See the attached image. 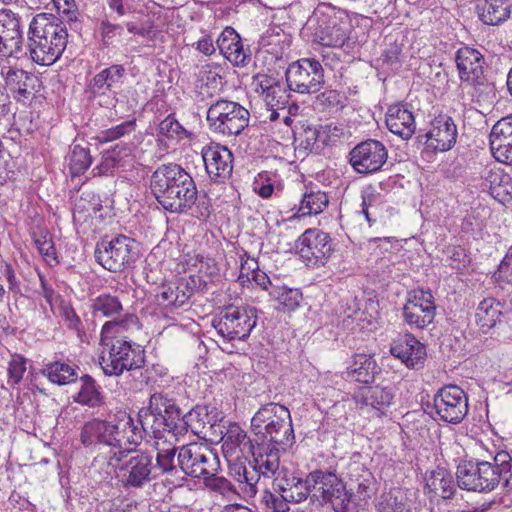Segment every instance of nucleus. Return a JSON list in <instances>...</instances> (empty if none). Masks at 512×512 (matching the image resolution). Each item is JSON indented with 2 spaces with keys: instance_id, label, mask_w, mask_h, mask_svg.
Returning <instances> with one entry per match:
<instances>
[{
  "instance_id": "obj_12",
  "label": "nucleus",
  "mask_w": 512,
  "mask_h": 512,
  "mask_svg": "<svg viewBox=\"0 0 512 512\" xmlns=\"http://www.w3.org/2000/svg\"><path fill=\"white\" fill-rule=\"evenodd\" d=\"M295 247L300 259L308 267L324 266L334 251V243L328 233L310 228L296 240Z\"/></svg>"
},
{
  "instance_id": "obj_61",
  "label": "nucleus",
  "mask_w": 512,
  "mask_h": 512,
  "mask_svg": "<svg viewBox=\"0 0 512 512\" xmlns=\"http://www.w3.org/2000/svg\"><path fill=\"white\" fill-rule=\"evenodd\" d=\"M99 429H98V420L95 419L93 421L87 422L80 433L81 443L85 447H90L96 444H100L99 441Z\"/></svg>"
},
{
  "instance_id": "obj_34",
  "label": "nucleus",
  "mask_w": 512,
  "mask_h": 512,
  "mask_svg": "<svg viewBox=\"0 0 512 512\" xmlns=\"http://www.w3.org/2000/svg\"><path fill=\"white\" fill-rule=\"evenodd\" d=\"M350 490L354 491L361 501L372 497L376 491L373 474L363 465L353 463L349 468Z\"/></svg>"
},
{
  "instance_id": "obj_33",
  "label": "nucleus",
  "mask_w": 512,
  "mask_h": 512,
  "mask_svg": "<svg viewBox=\"0 0 512 512\" xmlns=\"http://www.w3.org/2000/svg\"><path fill=\"white\" fill-rule=\"evenodd\" d=\"M154 448L157 451L156 463L153 462V473L155 479H158L164 474H171L177 472L175 466V456L177 452L176 443L179 440L168 439H154Z\"/></svg>"
},
{
  "instance_id": "obj_18",
  "label": "nucleus",
  "mask_w": 512,
  "mask_h": 512,
  "mask_svg": "<svg viewBox=\"0 0 512 512\" xmlns=\"http://www.w3.org/2000/svg\"><path fill=\"white\" fill-rule=\"evenodd\" d=\"M205 170L215 183H224L232 174L233 154L225 146L209 144L202 149Z\"/></svg>"
},
{
  "instance_id": "obj_13",
  "label": "nucleus",
  "mask_w": 512,
  "mask_h": 512,
  "mask_svg": "<svg viewBox=\"0 0 512 512\" xmlns=\"http://www.w3.org/2000/svg\"><path fill=\"white\" fill-rule=\"evenodd\" d=\"M434 408L442 421L458 424L468 413V396L458 385H446L435 394Z\"/></svg>"
},
{
  "instance_id": "obj_30",
  "label": "nucleus",
  "mask_w": 512,
  "mask_h": 512,
  "mask_svg": "<svg viewBox=\"0 0 512 512\" xmlns=\"http://www.w3.org/2000/svg\"><path fill=\"white\" fill-rule=\"evenodd\" d=\"M315 41L326 47H342L348 39L346 23L337 17L323 19L314 33Z\"/></svg>"
},
{
  "instance_id": "obj_9",
  "label": "nucleus",
  "mask_w": 512,
  "mask_h": 512,
  "mask_svg": "<svg viewBox=\"0 0 512 512\" xmlns=\"http://www.w3.org/2000/svg\"><path fill=\"white\" fill-rule=\"evenodd\" d=\"M181 471L193 478L208 479L220 471L218 454L205 443L183 445L177 456Z\"/></svg>"
},
{
  "instance_id": "obj_15",
  "label": "nucleus",
  "mask_w": 512,
  "mask_h": 512,
  "mask_svg": "<svg viewBox=\"0 0 512 512\" xmlns=\"http://www.w3.org/2000/svg\"><path fill=\"white\" fill-rule=\"evenodd\" d=\"M117 463V477L126 488H142L156 480L152 470L153 456L150 453L137 452Z\"/></svg>"
},
{
  "instance_id": "obj_56",
  "label": "nucleus",
  "mask_w": 512,
  "mask_h": 512,
  "mask_svg": "<svg viewBox=\"0 0 512 512\" xmlns=\"http://www.w3.org/2000/svg\"><path fill=\"white\" fill-rule=\"evenodd\" d=\"M136 129V119H131L128 121H124L121 124L106 129L100 133L99 140L100 142L106 143L110 141L117 140L121 137L129 135L133 133Z\"/></svg>"
},
{
  "instance_id": "obj_1",
  "label": "nucleus",
  "mask_w": 512,
  "mask_h": 512,
  "mask_svg": "<svg viewBox=\"0 0 512 512\" xmlns=\"http://www.w3.org/2000/svg\"><path fill=\"white\" fill-rule=\"evenodd\" d=\"M150 189L163 209L171 213L186 214L194 206L200 217H209L210 203L207 197H198L193 177L181 165L162 164L152 173Z\"/></svg>"
},
{
  "instance_id": "obj_32",
  "label": "nucleus",
  "mask_w": 512,
  "mask_h": 512,
  "mask_svg": "<svg viewBox=\"0 0 512 512\" xmlns=\"http://www.w3.org/2000/svg\"><path fill=\"white\" fill-rule=\"evenodd\" d=\"M281 447L266 445V443L256 442L254 453L251 454L255 464V469L259 474L269 477L276 476L281 471L280 466V452Z\"/></svg>"
},
{
  "instance_id": "obj_51",
  "label": "nucleus",
  "mask_w": 512,
  "mask_h": 512,
  "mask_svg": "<svg viewBox=\"0 0 512 512\" xmlns=\"http://www.w3.org/2000/svg\"><path fill=\"white\" fill-rule=\"evenodd\" d=\"M275 298L284 311H294L302 300L299 289L279 287L274 292Z\"/></svg>"
},
{
  "instance_id": "obj_64",
  "label": "nucleus",
  "mask_w": 512,
  "mask_h": 512,
  "mask_svg": "<svg viewBox=\"0 0 512 512\" xmlns=\"http://www.w3.org/2000/svg\"><path fill=\"white\" fill-rule=\"evenodd\" d=\"M317 102L323 108L337 107L341 104V95L336 90H327L317 97Z\"/></svg>"
},
{
  "instance_id": "obj_60",
  "label": "nucleus",
  "mask_w": 512,
  "mask_h": 512,
  "mask_svg": "<svg viewBox=\"0 0 512 512\" xmlns=\"http://www.w3.org/2000/svg\"><path fill=\"white\" fill-rule=\"evenodd\" d=\"M102 44L109 47L114 44L117 36L123 33V27L119 24L111 23L108 20H102L99 27Z\"/></svg>"
},
{
  "instance_id": "obj_48",
  "label": "nucleus",
  "mask_w": 512,
  "mask_h": 512,
  "mask_svg": "<svg viewBox=\"0 0 512 512\" xmlns=\"http://www.w3.org/2000/svg\"><path fill=\"white\" fill-rule=\"evenodd\" d=\"M122 309L119 298L111 294H101L92 303L93 313L100 314L103 317H112L119 314Z\"/></svg>"
},
{
  "instance_id": "obj_46",
  "label": "nucleus",
  "mask_w": 512,
  "mask_h": 512,
  "mask_svg": "<svg viewBox=\"0 0 512 512\" xmlns=\"http://www.w3.org/2000/svg\"><path fill=\"white\" fill-rule=\"evenodd\" d=\"M482 177L484 186L489 189L491 195L498 197L501 192L509 194L508 188L511 187V177L501 169L486 170Z\"/></svg>"
},
{
  "instance_id": "obj_37",
  "label": "nucleus",
  "mask_w": 512,
  "mask_h": 512,
  "mask_svg": "<svg viewBox=\"0 0 512 512\" xmlns=\"http://www.w3.org/2000/svg\"><path fill=\"white\" fill-rule=\"evenodd\" d=\"M480 19L487 25H499L510 16V5L506 0H484L477 5Z\"/></svg>"
},
{
  "instance_id": "obj_52",
  "label": "nucleus",
  "mask_w": 512,
  "mask_h": 512,
  "mask_svg": "<svg viewBox=\"0 0 512 512\" xmlns=\"http://www.w3.org/2000/svg\"><path fill=\"white\" fill-rule=\"evenodd\" d=\"M289 503L285 494L276 490L274 492L264 490L261 496V504L264 505L267 512H288Z\"/></svg>"
},
{
  "instance_id": "obj_49",
  "label": "nucleus",
  "mask_w": 512,
  "mask_h": 512,
  "mask_svg": "<svg viewBox=\"0 0 512 512\" xmlns=\"http://www.w3.org/2000/svg\"><path fill=\"white\" fill-rule=\"evenodd\" d=\"M380 512H413L411 501L401 490L390 493L382 502L379 503Z\"/></svg>"
},
{
  "instance_id": "obj_31",
  "label": "nucleus",
  "mask_w": 512,
  "mask_h": 512,
  "mask_svg": "<svg viewBox=\"0 0 512 512\" xmlns=\"http://www.w3.org/2000/svg\"><path fill=\"white\" fill-rule=\"evenodd\" d=\"M385 121L391 133L405 140L410 139L416 129L413 113L405 105L390 106Z\"/></svg>"
},
{
  "instance_id": "obj_53",
  "label": "nucleus",
  "mask_w": 512,
  "mask_h": 512,
  "mask_svg": "<svg viewBox=\"0 0 512 512\" xmlns=\"http://www.w3.org/2000/svg\"><path fill=\"white\" fill-rule=\"evenodd\" d=\"M60 315L66 327L69 330L76 332L77 337L82 341L85 336L84 326L73 307L68 303H63L60 307Z\"/></svg>"
},
{
  "instance_id": "obj_44",
  "label": "nucleus",
  "mask_w": 512,
  "mask_h": 512,
  "mask_svg": "<svg viewBox=\"0 0 512 512\" xmlns=\"http://www.w3.org/2000/svg\"><path fill=\"white\" fill-rule=\"evenodd\" d=\"M74 401L89 407H96L102 404L103 396L96 385L95 380L89 376L81 377V386L78 393L73 397Z\"/></svg>"
},
{
  "instance_id": "obj_22",
  "label": "nucleus",
  "mask_w": 512,
  "mask_h": 512,
  "mask_svg": "<svg viewBox=\"0 0 512 512\" xmlns=\"http://www.w3.org/2000/svg\"><path fill=\"white\" fill-rule=\"evenodd\" d=\"M394 397V387L375 385L359 389L355 400L361 409L370 408L375 411L377 416H383L392 405Z\"/></svg>"
},
{
  "instance_id": "obj_19",
  "label": "nucleus",
  "mask_w": 512,
  "mask_h": 512,
  "mask_svg": "<svg viewBox=\"0 0 512 512\" xmlns=\"http://www.w3.org/2000/svg\"><path fill=\"white\" fill-rule=\"evenodd\" d=\"M390 353L409 369L422 368L427 357L425 345L411 333L394 339L390 345Z\"/></svg>"
},
{
  "instance_id": "obj_6",
  "label": "nucleus",
  "mask_w": 512,
  "mask_h": 512,
  "mask_svg": "<svg viewBox=\"0 0 512 512\" xmlns=\"http://www.w3.org/2000/svg\"><path fill=\"white\" fill-rule=\"evenodd\" d=\"M100 345V365L106 376H120L125 371L138 370L145 364L144 350L131 341H100Z\"/></svg>"
},
{
  "instance_id": "obj_47",
  "label": "nucleus",
  "mask_w": 512,
  "mask_h": 512,
  "mask_svg": "<svg viewBox=\"0 0 512 512\" xmlns=\"http://www.w3.org/2000/svg\"><path fill=\"white\" fill-rule=\"evenodd\" d=\"M98 429L100 430V444L118 449L119 442L121 441L118 439L121 436L119 431L124 430L122 427H119V413L115 415L114 420H98Z\"/></svg>"
},
{
  "instance_id": "obj_20",
  "label": "nucleus",
  "mask_w": 512,
  "mask_h": 512,
  "mask_svg": "<svg viewBox=\"0 0 512 512\" xmlns=\"http://www.w3.org/2000/svg\"><path fill=\"white\" fill-rule=\"evenodd\" d=\"M255 91L259 93L268 108L286 109L290 101L287 82L266 74L254 77Z\"/></svg>"
},
{
  "instance_id": "obj_54",
  "label": "nucleus",
  "mask_w": 512,
  "mask_h": 512,
  "mask_svg": "<svg viewBox=\"0 0 512 512\" xmlns=\"http://www.w3.org/2000/svg\"><path fill=\"white\" fill-rule=\"evenodd\" d=\"M27 370V360L25 357L19 354H15L11 357L7 373H8V384L11 386L18 385L22 379L24 374Z\"/></svg>"
},
{
  "instance_id": "obj_45",
  "label": "nucleus",
  "mask_w": 512,
  "mask_h": 512,
  "mask_svg": "<svg viewBox=\"0 0 512 512\" xmlns=\"http://www.w3.org/2000/svg\"><path fill=\"white\" fill-rule=\"evenodd\" d=\"M92 164V156L89 148H85L79 144L70 147L68 154V167L72 177L80 176Z\"/></svg>"
},
{
  "instance_id": "obj_58",
  "label": "nucleus",
  "mask_w": 512,
  "mask_h": 512,
  "mask_svg": "<svg viewBox=\"0 0 512 512\" xmlns=\"http://www.w3.org/2000/svg\"><path fill=\"white\" fill-rule=\"evenodd\" d=\"M196 286V280L194 276H190L189 279H180L176 282V294L173 298L174 308L183 306L193 295L194 288Z\"/></svg>"
},
{
  "instance_id": "obj_11",
  "label": "nucleus",
  "mask_w": 512,
  "mask_h": 512,
  "mask_svg": "<svg viewBox=\"0 0 512 512\" xmlns=\"http://www.w3.org/2000/svg\"><path fill=\"white\" fill-rule=\"evenodd\" d=\"M285 78L290 91L316 93L323 87L324 69L316 59L302 58L288 66Z\"/></svg>"
},
{
  "instance_id": "obj_36",
  "label": "nucleus",
  "mask_w": 512,
  "mask_h": 512,
  "mask_svg": "<svg viewBox=\"0 0 512 512\" xmlns=\"http://www.w3.org/2000/svg\"><path fill=\"white\" fill-rule=\"evenodd\" d=\"M129 155L126 145L117 143L110 149L102 152L100 163L95 166L91 173L94 177L113 175L117 168L122 165L123 159Z\"/></svg>"
},
{
  "instance_id": "obj_35",
  "label": "nucleus",
  "mask_w": 512,
  "mask_h": 512,
  "mask_svg": "<svg viewBox=\"0 0 512 512\" xmlns=\"http://www.w3.org/2000/svg\"><path fill=\"white\" fill-rule=\"evenodd\" d=\"M380 371L371 355L356 354L353 363L347 368V377L360 383H371Z\"/></svg>"
},
{
  "instance_id": "obj_39",
  "label": "nucleus",
  "mask_w": 512,
  "mask_h": 512,
  "mask_svg": "<svg viewBox=\"0 0 512 512\" xmlns=\"http://www.w3.org/2000/svg\"><path fill=\"white\" fill-rule=\"evenodd\" d=\"M501 314L500 303L494 298H486L479 303L476 309V323L486 333L496 325Z\"/></svg>"
},
{
  "instance_id": "obj_2",
  "label": "nucleus",
  "mask_w": 512,
  "mask_h": 512,
  "mask_svg": "<svg viewBox=\"0 0 512 512\" xmlns=\"http://www.w3.org/2000/svg\"><path fill=\"white\" fill-rule=\"evenodd\" d=\"M28 41L31 59L48 66L63 54L68 41L67 28L62 21L40 13L30 22Z\"/></svg>"
},
{
  "instance_id": "obj_42",
  "label": "nucleus",
  "mask_w": 512,
  "mask_h": 512,
  "mask_svg": "<svg viewBox=\"0 0 512 512\" xmlns=\"http://www.w3.org/2000/svg\"><path fill=\"white\" fill-rule=\"evenodd\" d=\"M42 374L55 384L65 385L76 380L75 368L62 361H54L44 365Z\"/></svg>"
},
{
  "instance_id": "obj_3",
  "label": "nucleus",
  "mask_w": 512,
  "mask_h": 512,
  "mask_svg": "<svg viewBox=\"0 0 512 512\" xmlns=\"http://www.w3.org/2000/svg\"><path fill=\"white\" fill-rule=\"evenodd\" d=\"M181 410L174 398L163 392H155L149 398L147 408L138 413V421L147 436L154 439L179 440L182 426H179Z\"/></svg>"
},
{
  "instance_id": "obj_55",
  "label": "nucleus",
  "mask_w": 512,
  "mask_h": 512,
  "mask_svg": "<svg viewBox=\"0 0 512 512\" xmlns=\"http://www.w3.org/2000/svg\"><path fill=\"white\" fill-rule=\"evenodd\" d=\"M34 244L48 265L55 266L59 263L54 243L48 234H41L36 237Z\"/></svg>"
},
{
  "instance_id": "obj_17",
  "label": "nucleus",
  "mask_w": 512,
  "mask_h": 512,
  "mask_svg": "<svg viewBox=\"0 0 512 512\" xmlns=\"http://www.w3.org/2000/svg\"><path fill=\"white\" fill-rule=\"evenodd\" d=\"M23 41L20 18L11 10H0V58H19Z\"/></svg>"
},
{
  "instance_id": "obj_62",
  "label": "nucleus",
  "mask_w": 512,
  "mask_h": 512,
  "mask_svg": "<svg viewBox=\"0 0 512 512\" xmlns=\"http://www.w3.org/2000/svg\"><path fill=\"white\" fill-rule=\"evenodd\" d=\"M239 470H242V482L240 484H243V492L249 496L253 497L257 493V487L256 484L259 480L260 475L257 474L258 471L250 472L247 470V467L241 463L239 466Z\"/></svg>"
},
{
  "instance_id": "obj_25",
  "label": "nucleus",
  "mask_w": 512,
  "mask_h": 512,
  "mask_svg": "<svg viewBox=\"0 0 512 512\" xmlns=\"http://www.w3.org/2000/svg\"><path fill=\"white\" fill-rule=\"evenodd\" d=\"M2 74L7 88L17 101L32 98L40 85L37 76L22 69L8 67L6 73L2 69Z\"/></svg>"
},
{
  "instance_id": "obj_4",
  "label": "nucleus",
  "mask_w": 512,
  "mask_h": 512,
  "mask_svg": "<svg viewBox=\"0 0 512 512\" xmlns=\"http://www.w3.org/2000/svg\"><path fill=\"white\" fill-rule=\"evenodd\" d=\"M251 427L255 442L281 447L283 451L295 442L290 411L278 403L262 406L252 417Z\"/></svg>"
},
{
  "instance_id": "obj_23",
  "label": "nucleus",
  "mask_w": 512,
  "mask_h": 512,
  "mask_svg": "<svg viewBox=\"0 0 512 512\" xmlns=\"http://www.w3.org/2000/svg\"><path fill=\"white\" fill-rule=\"evenodd\" d=\"M490 149L498 162L512 164V115L502 118L492 127Z\"/></svg>"
},
{
  "instance_id": "obj_24",
  "label": "nucleus",
  "mask_w": 512,
  "mask_h": 512,
  "mask_svg": "<svg viewBox=\"0 0 512 512\" xmlns=\"http://www.w3.org/2000/svg\"><path fill=\"white\" fill-rule=\"evenodd\" d=\"M119 427H122L124 430L119 431V435L121 436L118 437V439L121 441L119 442L118 450L111 452L109 464L120 462L124 458H127L128 454L132 451L127 445H139L143 439V435H146L143 426L138 427L132 417L126 412H119Z\"/></svg>"
},
{
  "instance_id": "obj_21",
  "label": "nucleus",
  "mask_w": 512,
  "mask_h": 512,
  "mask_svg": "<svg viewBox=\"0 0 512 512\" xmlns=\"http://www.w3.org/2000/svg\"><path fill=\"white\" fill-rule=\"evenodd\" d=\"M457 126L452 117L440 114L435 117L426 133L427 145L437 151H448L456 143Z\"/></svg>"
},
{
  "instance_id": "obj_5",
  "label": "nucleus",
  "mask_w": 512,
  "mask_h": 512,
  "mask_svg": "<svg viewBox=\"0 0 512 512\" xmlns=\"http://www.w3.org/2000/svg\"><path fill=\"white\" fill-rule=\"evenodd\" d=\"M455 62L461 82L470 87L476 102H491L495 97V86L484 74L485 60L483 55L471 47L460 48Z\"/></svg>"
},
{
  "instance_id": "obj_16",
  "label": "nucleus",
  "mask_w": 512,
  "mask_h": 512,
  "mask_svg": "<svg viewBox=\"0 0 512 512\" xmlns=\"http://www.w3.org/2000/svg\"><path fill=\"white\" fill-rule=\"evenodd\" d=\"M388 159L385 145L375 139L357 144L349 153V163L359 174H373L382 169Z\"/></svg>"
},
{
  "instance_id": "obj_29",
  "label": "nucleus",
  "mask_w": 512,
  "mask_h": 512,
  "mask_svg": "<svg viewBox=\"0 0 512 512\" xmlns=\"http://www.w3.org/2000/svg\"><path fill=\"white\" fill-rule=\"evenodd\" d=\"M223 56L235 66H246L250 61V51L244 48L239 34L233 28H226L217 40Z\"/></svg>"
},
{
  "instance_id": "obj_50",
  "label": "nucleus",
  "mask_w": 512,
  "mask_h": 512,
  "mask_svg": "<svg viewBox=\"0 0 512 512\" xmlns=\"http://www.w3.org/2000/svg\"><path fill=\"white\" fill-rule=\"evenodd\" d=\"M331 478V493L327 503H330L333 509L339 512L345 508L350 499L343 482L334 473H331Z\"/></svg>"
},
{
  "instance_id": "obj_8",
  "label": "nucleus",
  "mask_w": 512,
  "mask_h": 512,
  "mask_svg": "<svg viewBox=\"0 0 512 512\" xmlns=\"http://www.w3.org/2000/svg\"><path fill=\"white\" fill-rule=\"evenodd\" d=\"M94 256L106 270L122 272L131 267L139 257V243L128 236L117 235L110 241L97 243Z\"/></svg>"
},
{
  "instance_id": "obj_26",
  "label": "nucleus",
  "mask_w": 512,
  "mask_h": 512,
  "mask_svg": "<svg viewBox=\"0 0 512 512\" xmlns=\"http://www.w3.org/2000/svg\"><path fill=\"white\" fill-rule=\"evenodd\" d=\"M221 440L222 451L226 458L246 457L254 453L256 447V442L254 443L237 423L229 424Z\"/></svg>"
},
{
  "instance_id": "obj_41",
  "label": "nucleus",
  "mask_w": 512,
  "mask_h": 512,
  "mask_svg": "<svg viewBox=\"0 0 512 512\" xmlns=\"http://www.w3.org/2000/svg\"><path fill=\"white\" fill-rule=\"evenodd\" d=\"M139 320L134 314H125L121 318L107 321L101 329L100 341H112L120 339L117 334L128 331L132 328H138Z\"/></svg>"
},
{
  "instance_id": "obj_28",
  "label": "nucleus",
  "mask_w": 512,
  "mask_h": 512,
  "mask_svg": "<svg viewBox=\"0 0 512 512\" xmlns=\"http://www.w3.org/2000/svg\"><path fill=\"white\" fill-rule=\"evenodd\" d=\"M125 68L120 64H113L98 72L89 82L88 91L93 96H108L116 94L114 89L123 84Z\"/></svg>"
},
{
  "instance_id": "obj_63",
  "label": "nucleus",
  "mask_w": 512,
  "mask_h": 512,
  "mask_svg": "<svg viewBox=\"0 0 512 512\" xmlns=\"http://www.w3.org/2000/svg\"><path fill=\"white\" fill-rule=\"evenodd\" d=\"M59 12L63 14V19L68 22L77 21V10L75 9L74 0H54Z\"/></svg>"
},
{
  "instance_id": "obj_57",
  "label": "nucleus",
  "mask_w": 512,
  "mask_h": 512,
  "mask_svg": "<svg viewBox=\"0 0 512 512\" xmlns=\"http://www.w3.org/2000/svg\"><path fill=\"white\" fill-rule=\"evenodd\" d=\"M291 488H283L282 493L285 494L286 498L289 502L299 503L308 498V490L306 483V478L301 479L296 476L290 477Z\"/></svg>"
},
{
  "instance_id": "obj_43",
  "label": "nucleus",
  "mask_w": 512,
  "mask_h": 512,
  "mask_svg": "<svg viewBox=\"0 0 512 512\" xmlns=\"http://www.w3.org/2000/svg\"><path fill=\"white\" fill-rule=\"evenodd\" d=\"M329 204L325 192L317 190L305 192L298 208L300 217L320 214Z\"/></svg>"
},
{
  "instance_id": "obj_59",
  "label": "nucleus",
  "mask_w": 512,
  "mask_h": 512,
  "mask_svg": "<svg viewBox=\"0 0 512 512\" xmlns=\"http://www.w3.org/2000/svg\"><path fill=\"white\" fill-rule=\"evenodd\" d=\"M158 134L168 139H175L186 135L187 131L177 121L173 114L168 115L164 120L159 123Z\"/></svg>"
},
{
  "instance_id": "obj_40",
  "label": "nucleus",
  "mask_w": 512,
  "mask_h": 512,
  "mask_svg": "<svg viewBox=\"0 0 512 512\" xmlns=\"http://www.w3.org/2000/svg\"><path fill=\"white\" fill-rule=\"evenodd\" d=\"M331 479V472L322 470H314L307 474L305 485L307 486L308 497L316 506L325 504L324 486L331 487Z\"/></svg>"
},
{
  "instance_id": "obj_14",
  "label": "nucleus",
  "mask_w": 512,
  "mask_h": 512,
  "mask_svg": "<svg viewBox=\"0 0 512 512\" xmlns=\"http://www.w3.org/2000/svg\"><path fill=\"white\" fill-rule=\"evenodd\" d=\"M405 322L412 328L423 329L436 315L435 299L430 290L414 289L408 292L402 309Z\"/></svg>"
},
{
  "instance_id": "obj_7",
  "label": "nucleus",
  "mask_w": 512,
  "mask_h": 512,
  "mask_svg": "<svg viewBox=\"0 0 512 512\" xmlns=\"http://www.w3.org/2000/svg\"><path fill=\"white\" fill-rule=\"evenodd\" d=\"M206 120L214 133L238 136L248 127L250 113L240 103L220 98L209 105Z\"/></svg>"
},
{
  "instance_id": "obj_38",
  "label": "nucleus",
  "mask_w": 512,
  "mask_h": 512,
  "mask_svg": "<svg viewBox=\"0 0 512 512\" xmlns=\"http://www.w3.org/2000/svg\"><path fill=\"white\" fill-rule=\"evenodd\" d=\"M426 487L435 497L450 499L455 492L451 474L445 469H437L426 476Z\"/></svg>"
},
{
  "instance_id": "obj_27",
  "label": "nucleus",
  "mask_w": 512,
  "mask_h": 512,
  "mask_svg": "<svg viewBox=\"0 0 512 512\" xmlns=\"http://www.w3.org/2000/svg\"><path fill=\"white\" fill-rule=\"evenodd\" d=\"M217 420V412L214 408L209 410L208 406H196L185 415H181L179 422V426L183 429L181 436L191 431L198 437L205 438L207 429H212Z\"/></svg>"
},
{
  "instance_id": "obj_10",
  "label": "nucleus",
  "mask_w": 512,
  "mask_h": 512,
  "mask_svg": "<svg viewBox=\"0 0 512 512\" xmlns=\"http://www.w3.org/2000/svg\"><path fill=\"white\" fill-rule=\"evenodd\" d=\"M256 323V308L238 306L224 308L212 321L217 333L228 341L247 339Z\"/></svg>"
}]
</instances>
